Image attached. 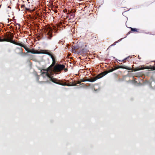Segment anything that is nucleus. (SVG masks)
Returning <instances> with one entry per match:
<instances>
[{
	"label": "nucleus",
	"instance_id": "obj_18",
	"mask_svg": "<svg viewBox=\"0 0 155 155\" xmlns=\"http://www.w3.org/2000/svg\"><path fill=\"white\" fill-rule=\"evenodd\" d=\"M113 45H115V44L114 43Z\"/></svg>",
	"mask_w": 155,
	"mask_h": 155
},
{
	"label": "nucleus",
	"instance_id": "obj_5",
	"mask_svg": "<svg viewBox=\"0 0 155 155\" xmlns=\"http://www.w3.org/2000/svg\"><path fill=\"white\" fill-rule=\"evenodd\" d=\"M124 68V69H125L128 70H130V68H127L126 67H123L122 66H116L114 67V70H116L118 68Z\"/></svg>",
	"mask_w": 155,
	"mask_h": 155
},
{
	"label": "nucleus",
	"instance_id": "obj_12",
	"mask_svg": "<svg viewBox=\"0 0 155 155\" xmlns=\"http://www.w3.org/2000/svg\"><path fill=\"white\" fill-rule=\"evenodd\" d=\"M71 15L72 16V18H73L74 16V15L72 13V14Z\"/></svg>",
	"mask_w": 155,
	"mask_h": 155
},
{
	"label": "nucleus",
	"instance_id": "obj_1",
	"mask_svg": "<svg viewBox=\"0 0 155 155\" xmlns=\"http://www.w3.org/2000/svg\"><path fill=\"white\" fill-rule=\"evenodd\" d=\"M28 52L31 53L33 54H48L49 55H51L53 60V63L50 66L47 70H45L44 71H45L44 73H42V75L43 76L47 77L49 79V80L52 81V82L59 84L62 85H67L68 86H71V85H67L65 83L64 84H59L56 82L57 80L54 78H53L51 76L54 74V72H58L60 71L61 70L64 69L65 68V66L63 65L57 64L54 66L53 68H52L53 66H54L55 64V61L51 54L48 52L46 50H41L40 52H38L37 51L32 49L31 50H29L28 51Z\"/></svg>",
	"mask_w": 155,
	"mask_h": 155
},
{
	"label": "nucleus",
	"instance_id": "obj_17",
	"mask_svg": "<svg viewBox=\"0 0 155 155\" xmlns=\"http://www.w3.org/2000/svg\"><path fill=\"white\" fill-rule=\"evenodd\" d=\"M76 85V84H75V85H73V86H75Z\"/></svg>",
	"mask_w": 155,
	"mask_h": 155
},
{
	"label": "nucleus",
	"instance_id": "obj_11",
	"mask_svg": "<svg viewBox=\"0 0 155 155\" xmlns=\"http://www.w3.org/2000/svg\"><path fill=\"white\" fill-rule=\"evenodd\" d=\"M16 45H19V46H21L22 47L24 45H22V44H21V43H17V44H16Z\"/></svg>",
	"mask_w": 155,
	"mask_h": 155
},
{
	"label": "nucleus",
	"instance_id": "obj_7",
	"mask_svg": "<svg viewBox=\"0 0 155 155\" xmlns=\"http://www.w3.org/2000/svg\"><path fill=\"white\" fill-rule=\"evenodd\" d=\"M5 38L7 40H9L10 41H7L11 43H13L12 41V36H6L5 37Z\"/></svg>",
	"mask_w": 155,
	"mask_h": 155
},
{
	"label": "nucleus",
	"instance_id": "obj_2",
	"mask_svg": "<svg viewBox=\"0 0 155 155\" xmlns=\"http://www.w3.org/2000/svg\"><path fill=\"white\" fill-rule=\"evenodd\" d=\"M114 71V68H112V69L109 70L108 71H106L98 75L96 77H95L94 78L92 79L91 81V82H94L96 81L97 79L103 77V76L106 75L108 73L111 72H113Z\"/></svg>",
	"mask_w": 155,
	"mask_h": 155
},
{
	"label": "nucleus",
	"instance_id": "obj_4",
	"mask_svg": "<svg viewBox=\"0 0 155 155\" xmlns=\"http://www.w3.org/2000/svg\"><path fill=\"white\" fill-rule=\"evenodd\" d=\"M144 69H151L153 70H155V67H153L151 68H149L148 67H146L137 68L135 69L134 71H136Z\"/></svg>",
	"mask_w": 155,
	"mask_h": 155
},
{
	"label": "nucleus",
	"instance_id": "obj_9",
	"mask_svg": "<svg viewBox=\"0 0 155 155\" xmlns=\"http://www.w3.org/2000/svg\"><path fill=\"white\" fill-rule=\"evenodd\" d=\"M22 47H23L26 50V51H27L28 52V51L29 50V49L26 46H25L24 45V46H22Z\"/></svg>",
	"mask_w": 155,
	"mask_h": 155
},
{
	"label": "nucleus",
	"instance_id": "obj_15",
	"mask_svg": "<svg viewBox=\"0 0 155 155\" xmlns=\"http://www.w3.org/2000/svg\"><path fill=\"white\" fill-rule=\"evenodd\" d=\"M85 81L84 80H81V82H84Z\"/></svg>",
	"mask_w": 155,
	"mask_h": 155
},
{
	"label": "nucleus",
	"instance_id": "obj_13",
	"mask_svg": "<svg viewBox=\"0 0 155 155\" xmlns=\"http://www.w3.org/2000/svg\"><path fill=\"white\" fill-rule=\"evenodd\" d=\"M80 81H78V83H77V84H80Z\"/></svg>",
	"mask_w": 155,
	"mask_h": 155
},
{
	"label": "nucleus",
	"instance_id": "obj_14",
	"mask_svg": "<svg viewBox=\"0 0 155 155\" xmlns=\"http://www.w3.org/2000/svg\"><path fill=\"white\" fill-rule=\"evenodd\" d=\"M64 71H65V72H66V71H67V69H64Z\"/></svg>",
	"mask_w": 155,
	"mask_h": 155
},
{
	"label": "nucleus",
	"instance_id": "obj_10",
	"mask_svg": "<svg viewBox=\"0 0 155 155\" xmlns=\"http://www.w3.org/2000/svg\"><path fill=\"white\" fill-rule=\"evenodd\" d=\"M131 30L133 31H137V29H136V28H131Z\"/></svg>",
	"mask_w": 155,
	"mask_h": 155
},
{
	"label": "nucleus",
	"instance_id": "obj_8",
	"mask_svg": "<svg viewBox=\"0 0 155 155\" xmlns=\"http://www.w3.org/2000/svg\"><path fill=\"white\" fill-rule=\"evenodd\" d=\"M0 41H10L6 39L5 38L4 39H1L0 40Z\"/></svg>",
	"mask_w": 155,
	"mask_h": 155
},
{
	"label": "nucleus",
	"instance_id": "obj_3",
	"mask_svg": "<svg viewBox=\"0 0 155 155\" xmlns=\"http://www.w3.org/2000/svg\"><path fill=\"white\" fill-rule=\"evenodd\" d=\"M46 37L48 39H50L52 37V29L49 27H46L45 29Z\"/></svg>",
	"mask_w": 155,
	"mask_h": 155
},
{
	"label": "nucleus",
	"instance_id": "obj_16",
	"mask_svg": "<svg viewBox=\"0 0 155 155\" xmlns=\"http://www.w3.org/2000/svg\"><path fill=\"white\" fill-rule=\"evenodd\" d=\"M122 38H121V39H120L118 41H120Z\"/></svg>",
	"mask_w": 155,
	"mask_h": 155
},
{
	"label": "nucleus",
	"instance_id": "obj_6",
	"mask_svg": "<svg viewBox=\"0 0 155 155\" xmlns=\"http://www.w3.org/2000/svg\"><path fill=\"white\" fill-rule=\"evenodd\" d=\"M153 83H154V81H153L152 80H150V81H146L145 82V84H148L150 86H152V84H153Z\"/></svg>",
	"mask_w": 155,
	"mask_h": 155
}]
</instances>
